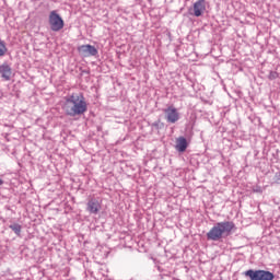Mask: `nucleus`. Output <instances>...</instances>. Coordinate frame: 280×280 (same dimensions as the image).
Returning a JSON list of instances; mask_svg holds the SVG:
<instances>
[{
    "label": "nucleus",
    "instance_id": "nucleus-1",
    "mask_svg": "<svg viewBox=\"0 0 280 280\" xmlns=\"http://www.w3.org/2000/svg\"><path fill=\"white\" fill-rule=\"evenodd\" d=\"M62 110L69 117H78V115H84L89 110V105L86 104V98L82 93H73L65 97L62 104Z\"/></svg>",
    "mask_w": 280,
    "mask_h": 280
},
{
    "label": "nucleus",
    "instance_id": "nucleus-2",
    "mask_svg": "<svg viewBox=\"0 0 280 280\" xmlns=\"http://www.w3.org/2000/svg\"><path fill=\"white\" fill-rule=\"evenodd\" d=\"M235 229L233 221L218 222L208 233L207 240L212 242H220L222 237L231 235V232Z\"/></svg>",
    "mask_w": 280,
    "mask_h": 280
},
{
    "label": "nucleus",
    "instance_id": "nucleus-3",
    "mask_svg": "<svg viewBox=\"0 0 280 280\" xmlns=\"http://www.w3.org/2000/svg\"><path fill=\"white\" fill-rule=\"evenodd\" d=\"M244 275L245 277H249L250 280H275V273L266 270L249 269Z\"/></svg>",
    "mask_w": 280,
    "mask_h": 280
},
{
    "label": "nucleus",
    "instance_id": "nucleus-4",
    "mask_svg": "<svg viewBox=\"0 0 280 280\" xmlns=\"http://www.w3.org/2000/svg\"><path fill=\"white\" fill-rule=\"evenodd\" d=\"M48 23L52 32H60L65 27V20L58 14L57 11H51L49 13Z\"/></svg>",
    "mask_w": 280,
    "mask_h": 280
},
{
    "label": "nucleus",
    "instance_id": "nucleus-5",
    "mask_svg": "<svg viewBox=\"0 0 280 280\" xmlns=\"http://www.w3.org/2000/svg\"><path fill=\"white\" fill-rule=\"evenodd\" d=\"M163 113L167 124H176V121L180 119V114L178 113V109L174 107V105H170L163 110Z\"/></svg>",
    "mask_w": 280,
    "mask_h": 280
},
{
    "label": "nucleus",
    "instance_id": "nucleus-6",
    "mask_svg": "<svg viewBox=\"0 0 280 280\" xmlns=\"http://www.w3.org/2000/svg\"><path fill=\"white\" fill-rule=\"evenodd\" d=\"M207 10V3L205 0H198L194 3L192 9L189 10V14L192 16H200L201 14H205V11Z\"/></svg>",
    "mask_w": 280,
    "mask_h": 280
},
{
    "label": "nucleus",
    "instance_id": "nucleus-7",
    "mask_svg": "<svg viewBox=\"0 0 280 280\" xmlns=\"http://www.w3.org/2000/svg\"><path fill=\"white\" fill-rule=\"evenodd\" d=\"M78 51L80 56H83V58H90V56H97V48L89 44L79 46Z\"/></svg>",
    "mask_w": 280,
    "mask_h": 280
},
{
    "label": "nucleus",
    "instance_id": "nucleus-8",
    "mask_svg": "<svg viewBox=\"0 0 280 280\" xmlns=\"http://www.w3.org/2000/svg\"><path fill=\"white\" fill-rule=\"evenodd\" d=\"M102 210V203L96 198H92L88 201L86 211L92 215H97Z\"/></svg>",
    "mask_w": 280,
    "mask_h": 280
},
{
    "label": "nucleus",
    "instance_id": "nucleus-9",
    "mask_svg": "<svg viewBox=\"0 0 280 280\" xmlns=\"http://www.w3.org/2000/svg\"><path fill=\"white\" fill-rule=\"evenodd\" d=\"M0 75L5 82L10 81L12 78V68L8 63L1 65Z\"/></svg>",
    "mask_w": 280,
    "mask_h": 280
},
{
    "label": "nucleus",
    "instance_id": "nucleus-10",
    "mask_svg": "<svg viewBox=\"0 0 280 280\" xmlns=\"http://www.w3.org/2000/svg\"><path fill=\"white\" fill-rule=\"evenodd\" d=\"M175 148L177 152H185L187 150V139L185 137L177 138Z\"/></svg>",
    "mask_w": 280,
    "mask_h": 280
},
{
    "label": "nucleus",
    "instance_id": "nucleus-11",
    "mask_svg": "<svg viewBox=\"0 0 280 280\" xmlns=\"http://www.w3.org/2000/svg\"><path fill=\"white\" fill-rule=\"evenodd\" d=\"M9 229H12V231L15 233V235H21V225L19 223H14L9 226Z\"/></svg>",
    "mask_w": 280,
    "mask_h": 280
},
{
    "label": "nucleus",
    "instance_id": "nucleus-12",
    "mask_svg": "<svg viewBox=\"0 0 280 280\" xmlns=\"http://www.w3.org/2000/svg\"><path fill=\"white\" fill-rule=\"evenodd\" d=\"M5 51H8V48L5 47V43L0 42V56H5Z\"/></svg>",
    "mask_w": 280,
    "mask_h": 280
},
{
    "label": "nucleus",
    "instance_id": "nucleus-13",
    "mask_svg": "<svg viewBox=\"0 0 280 280\" xmlns=\"http://www.w3.org/2000/svg\"><path fill=\"white\" fill-rule=\"evenodd\" d=\"M269 80H277L279 78V73L271 71L268 75Z\"/></svg>",
    "mask_w": 280,
    "mask_h": 280
},
{
    "label": "nucleus",
    "instance_id": "nucleus-14",
    "mask_svg": "<svg viewBox=\"0 0 280 280\" xmlns=\"http://www.w3.org/2000/svg\"><path fill=\"white\" fill-rule=\"evenodd\" d=\"M276 179L280 183V172L276 174Z\"/></svg>",
    "mask_w": 280,
    "mask_h": 280
},
{
    "label": "nucleus",
    "instance_id": "nucleus-15",
    "mask_svg": "<svg viewBox=\"0 0 280 280\" xmlns=\"http://www.w3.org/2000/svg\"><path fill=\"white\" fill-rule=\"evenodd\" d=\"M1 185H3V179L0 178V187H1Z\"/></svg>",
    "mask_w": 280,
    "mask_h": 280
}]
</instances>
